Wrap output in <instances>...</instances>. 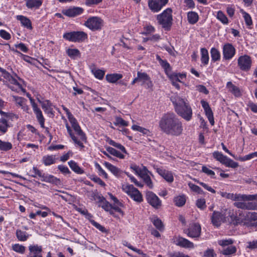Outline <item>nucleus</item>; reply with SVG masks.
Returning <instances> with one entry per match:
<instances>
[{"instance_id": "1", "label": "nucleus", "mask_w": 257, "mask_h": 257, "mask_svg": "<svg viewBox=\"0 0 257 257\" xmlns=\"http://www.w3.org/2000/svg\"><path fill=\"white\" fill-rule=\"evenodd\" d=\"M159 127L163 133L171 136H180L183 131L182 121L173 112L164 113L159 120Z\"/></svg>"}, {"instance_id": "2", "label": "nucleus", "mask_w": 257, "mask_h": 257, "mask_svg": "<svg viewBox=\"0 0 257 257\" xmlns=\"http://www.w3.org/2000/svg\"><path fill=\"white\" fill-rule=\"evenodd\" d=\"M171 100L177 113L185 120H190L192 118V110L187 100L179 96L172 97Z\"/></svg>"}, {"instance_id": "3", "label": "nucleus", "mask_w": 257, "mask_h": 257, "mask_svg": "<svg viewBox=\"0 0 257 257\" xmlns=\"http://www.w3.org/2000/svg\"><path fill=\"white\" fill-rule=\"evenodd\" d=\"M172 13V9L168 8L157 17L158 24L161 25L165 30H170L172 26L173 21Z\"/></svg>"}, {"instance_id": "4", "label": "nucleus", "mask_w": 257, "mask_h": 257, "mask_svg": "<svg viewBox=\"0 0 257 257\" xmlns=\"http://www.w3.org/2000/svg\"><path fill=\"white\" fill-rule=\"evenodd\" d=\"M103 23V20L101 18L93 16L87 19L84 25L92 31H96L101 30Z\"/></svg>"}, {"instance_id": "5", "label": "nucleus", "mask_w": 257, "mask_h": 257, "mask_svg": "<svg viewBox=\"0 0 257 257\" xmlns=\"http://www.w3.org/2000/svg\"><path fill=\"white\" fill-rule=\"evenodd\" d=\"M137 83H140L141 85H146L149 88L153 86V82L149 75L146 72L139 71L137 72V76L131 82L132 85Z\"/></svg>"}, {"instance_id": "6", "label": "nucleus", "mask_w": 257, "mask_h": 257, "mask_svg": "<svg viewBox=\"0 0 257 257\" xmlns=\"http://www.w3.org/2000/svg\"><path fill=\"white\" fill-rule=\"evenodd\" d=\"M122 189L134 201L141 203L143 201L141 193L132 185H123Z\"/></svg>"}, {"instance_id": "7", "label": "nucleus", "mask_w": 257, "mask_h": 257, "mask_svg": "<svg viewBox=\"0 0 257 257\" xmlns=\"http://www.w3.org/2000/svg\"><path fill=\"white\" fill-rule=\"evenodd\" d=\"M63 38L73 42H81L87 39V34L83 31H73L64 34Z\"/></svg>"}, {"instance_id": "8", "label": "nucleus", "mask_w": 257, "mask_h": 257, "mask_svg": "<svg viewBox=\"0 0 257 257\" xmlns=\"http://www.w3.org/2000/svg\"><path fill=\"white\" fill-rule=\"evenodd\" d=\"M213 157L217 161L220 162L227 167L236 168L238 167V163L224 156L221 152L218 151L214 152L213 153Z\"/></svg>"}, {"instance_id": "9", "label": "nucleus", "mask_w": 257, "mask_h": 257, "mask_svg": "<svg viewBox=\"0 0 257 257\" xmlns=\"http://www.w3.org/2000/svg\"><path fill=\"white\" fill-rule=\"evenodd\" d=\"M0 71L2 73V76L5 79L4 82H10V84H13L14 86H10V88L13 90H17V89L24 90L22 85L18 81V80L11 76L9 73L6 70L0 67Z\"/></svg>"}, {"instance_id": "10", "label": "nucleus", "mask_w": 257, "mask_h": 257, "mask_svg": "<svg viewBox=\"0 0 257 257\" xmlns=\"http://www.w3.org/2000/svg\"><path fill=\"white\" fill-rule=\"evenodd\" d=\"M226 198L233 201H252L257 200V194L254 195H246L227 193Z\"/></svg>"}, {"instance_id": "11", "label": "nucleus", "mask_w": 257, "mask_h": 257, "mask_svg": "<svg viewBox=\"0 0 257 257\" xmlns=\"http://www.w3.org/2000/svg\"><path fill=\"white\" fill-rule=\"evenodd\" d=\"M251 63L250 57L247 55L240 56L237 60L238 66L242 71H249L251 68Z\"/></svg>"}, {"instance_id": "12", "label": "nucleus", "mask_w": 257, "mask_h": 257, "mask_svg": "<svg viewBox=\"0 0 257 257\" xmlns=\"http://www.w3.org/2000/svg\"><path fill=\"white\" fill-rule=\"evenodd\" d=\"M236 49L231 43H226L222 47L223 58L225 60L231 59L235 55Z\"/></svg>"}, {"instance_id": "13", "label": "nucleus", "mask_w": 257, "mask_h": 257, "mask_svg": "<svg viewBox=\"0 0 257 257\" xmlns=\"http://www.w3.org/2000/svg\"><path fill=\"white\" fill-rule=\"evenodd\" d=\"M146 199L148 203L156 209L159 208L162 205L161 201L153 192H147Z\"/></svg>"}, {"instance_id": "14", "label": "nucleus", "mask_w": 257, "mask_h": 257, "mask_svg": "<svg viewBox=\"0 0 257 257\" xmlns=\"http://www.w3.org/2000/svg\"><path fill=\"white\" fill-rule=\"evenodd\" d=\"M201 227L199 223H194L190 225L189 227L184 230V232L189 237L195 238L200 236Z\"/></svg>"}, {"instance_id": "15", "label": "nucleus", "mask_w": 257, "mask_h": 257, "mask_svg": "<svg viewBox=\"0 0 257 257\" xmlns=\"http://www.w3.org/2000/svg\"><path fill=\"white\" fill-rule=\"evenodd\" d=\"M168 2V0H149L148 6L153 12L160 11Z\"/></svg>"}, {"instance_id": "16", "label": "nucleus", "mask_w": 257, "mask_h": 257, "mask_svg": "<svg viewBox=\"0 0 257 257\" xmlns=\"http://www.w3.org/2000/svg\"><path fill=\"white\" fill-rule=\"evenodd\" d=\"M69 121L71 123L72 127L74 131L80 137V139L78 140V141H81L83 144V142H86L87 138L86 135L81 129L76 119L74 118L73 119L69 120Z\"/></svg>"}, {"instance_id": "17", "label": "nucleus", "mask_w": 257, "mask_h": 257, "mask_svg": "<svg viewBox=\"0 0 257 257\" xmlns=\"http://www.w3.org/2000/svg\"><path fill=\"white\" fill-rule=\"evenodd\" d=\"M30 101L34 110V113L36 115V118L39 122L41 127L45 128L44 126L45 118L43 115L42 112L40 109L38 107L37 104L34 102L33 98H30Z\"/></svg>"}, {"instance_id": "18", "label": "nucleus", "mask_w": 257, "mask_h": 257, "mask_svg": "<svg viewBox=\"0 0 257 257\" xmlns=\"http://www.w3.org/2000/svg\"><path fill=\"white\" fill-rule=\"evenodd\" d=\"M84 12V9L80 7H72L63 11L62 13L68 17H75L81 15Z\"/></svg>"}, {"instance_id": "19", "label": "nucleus", "mask_w": 257, "mask_h": 257, "mask_svg": "<svg viewBox=\"0 0 257 257\" xmlns=\"http://www.w3.org/2000/svg\"><path fill=\"white\" fill-rule=\"evenodd\" d=\"M211 219L213 225L217 227L220 225L221 222L226 221L225 215L218 211L213 212Z\"/></svg>"}, {"instance_id": "20", "label": "nucleus", "mask_w": 257, "mask_h": 257, "mask_svg": "<svg viewBox=\"0 0 257 257\" xmlns=\"http://www.w3.org/2000/svg\"><path fill=\"white\" fill-rule=\"evenodd\" d=\"M29 250L30 253L27 257H42L41 246H39L37 244L31 245L29 246Z\"/></svg>"}, {"instance_id": "21", "label": "nucleus", "mask_w": 257, "mask_h": 257, "mask_svg": "<svg viewBox=\"0 0 257 257\" xmlns=\"http://www.w3.org/2000/svg\"><path fill=\"white\" fill-rule=\"evenodd\" d=\"M174 243L178 246L185 248H194V245L193 242L182 237H176Z\"/></svg>"}, {"instance_id": "22", "label": "nucleus", "mask_w": 257, "mask_h": 257, "mask_svg": "<svg viewBox=\"0 0 257 257\" xmlns=\"http://www.w3.org/2000/svg\"><path fill=\"white\" fill-rule=\"evenodd\" d=\"M95 199L99 203L98 206L102 207L105 211L110 210V209H112V205L106 201L105 198L102 196L97 195L95 196Z\"/></svg>"}, {"instance_id": "23", "label": "nucleus", "mask_w": 257, "mask_h": 257, "mask_svg": "<svg viewBox=\"0 0 257 257\" xmlns=\"http://www.w3.org/2000/svg\"><path fill=\"white\" fill-rule=\"evenodd\" d=\"M156 170L157 173L166 181L169 183H172L173 182L174 177L172 173L170 171L163 169L162 168H157Z\"/></svg>"}, {"instance_id": "24", "label": "nucleus", "mask_w": 257, "mask_h": 257, "mask_svg": "<svg viewBox=\"0 0 257 257\" xmlns=\"http://www.w3.org/2000/svg\"><path fill=\"white\" fill-rule=\"evenodd\" d=\"M226 88L228 91L235 97H240L241 95V92L239 87L234 85L231 82L229 81L227 83Z\"/></svg>"}, {"instance_id": "25", "label": "nucleus", "mask_w": 257, "mask_h": 257, "mask_svg": "<svg viewBox=\"0 0 257 257\" xmlns=\"http://www.w3.org/2000/svg\"><path fill=\"white\" fill-rule=\"evenodd\" d=\"M26 6L29 9H38L42 6V0H25Z\"/></svg>"}, {"instance_id": "26", "label": "nucleus", "mask_w": 257, "mask_h": 257, "mask_svg": "<svg viewBox=\"0 0 257 257\" xmlns=\"http://www.w3.org/2000/svg\"><path fill=\"white\" fill-rule=\"evenodd\" d=\"M17 20L20 21L23 26L27 28L28 29L32 30L33 29L32 23L30 20L26 17L22 15H18L16 17Z\"/></svg>"}, {"instance_id": "27", "label": "nucleus", "mask_w": 257, "mask_h": 257, "mask_svg": "<svg viewBox=\"0 0 257 257\" xmlns=\"http://www.w3.org/2000/svg\"><path fill=\"white\" fill-rule=\"evenodd\" d=\"M66 127L67 128V132L73 140V142L75 144L80 147L81 149H83L84 148V146L83 144L80 141H78V138L75 136L74 134L72 133V131L71 129L70 126L68 125L67 123L66 124Z\"/></svg>"}, {"instance_id": "28", "label": "nucleus", "mask_w": 257, "mask_h": 257, "mask_svg": "<svg viewBox=\"0 0 257 257\" xmlns=\"http://www.w3.org/2000/svg\"><path fill=\"white\" fill-rule=\"evenodd\" d=\"M57 159L55 155H46L43 157L42 161L45 166H50L54 164Z\"/></svg>"}, {"instance_id": "29", "label": "nucleus", "mask_w": 257, "mask_h": 257, "mask_svg": "<svg viewBox=\"0 0 257 257\" xmlns=\"http://www.w3.org/2000/svg\"><path fill=\"white\" fill-rule=\"evenodd\" d=\"M156 59L159 61L160 65L164 69L166 74L168 75V72L171 70V67L170 64L166 60H163L161 59L160 56L158 55L156 56Z\"/></svg>"}, {"instance_id": "30", "label": "nucleus", "mask_w": 257, "mask_h": 257, "mask_svg": "<svg viewBox=\"0 0 257 257\" xmlns=\"http://www.w3.org/2000/svg\"><path fill=\"white\" fill-rule=\"evenodd\" d=\"M105 167L115 176L119 177L122 173V171L117 167L112 165L109 163L105 162Z\"/></svg>"}, {"instance_id": "31", "label": "nucleus", "mask_w": 257, "mask_h": 257, "mask_svg": "<svg viewBox=\"0 0 257 257\" xmlns=\"http://www.w3.org/2000/svg\"><path fill=\"white\" fill-rule=\"evenodd\" d=\"M122 75L118 73L107 74L105 76L106 80L109 83H114L122 78Z\"/></svg>"}, {"instance_id": "32", "label": "nucleus", "mask_w": 257, "mask_h": 257, "mask_svg": "<svg viewBox=\"0 0 257 257\" xmlns=\"http://www.w3.org/2000/svg\"><path fill=\"white\" fill-rule=\"evenodd\" d=\"M187 20L190 24L194 25L196 24L199 20L198 14L192 11L188 12L187 13Z\"/></svg>"}, {"instance_id": "33", "label": "nucleus", "mask_w": 257, "mask_h": 257, "mask_svg": "<svg viewBox=\"0 0 257 257\" xmlns=\"http://www.w3.org/2000/svg\"><path fill=\"white\" fill-rule=\"evenodd\" d=\"M41 181L49 182L55 184H58L60 183V179L57 178L53 175H44L42 179H41Z\"/></svg>"}, {"instance_id": "34", "label": "nucleus", "mask_w": 257, "mask_h": 257, "mask_svg": "<svg viewBox=\"0 0 257 257\" xmlns=\"http://www.w3.org/2000/svg\"><path fill=\"white\" fill-rule=\"evenodd\" d=\"M16 235L18 239L21 241H26L29 236L27 232L20 229H17L16 230Z\"/></svg>"}, {"instance_id": "35", "label": "nucleus", "mask_w": 257, "mask_h": 257, "mask_svg": "<svg viewBox=\"0 0 257 257\" xmlns=\"http://www.w3.org/2000/svg\"><path fill=\"white\" fill-rule=\"evenodd\" d=\"M68 165L70 168L75 173L79 174H82L84 173V171L74 161H69Z\"/></svg>"}, {"instance_id": "36", "label": "nucleus", "mask_w": 257, "mask_h": 257, "mask_svg": "<svg viewBox=\"0 0 257 257\" xmlns=\"http://www.w3.org/2000/svg\"><path fill=\"white\" fill-rule=\"evenodd\" d=\"M8 119L5 117H2L0 118V132L4 134L8 130L9 125L8 123Z\"/></svg>"}, {"instance_id": "37", "label": "nucleus", "mask_w": 257, "mask_h": 257, "mask_svg": "<svg viewBox=\"0 0 257 257\" xmlns=\"http://www.w3.org/2000/svg\"><path fill=\"white\" fill-rule=\"evenodd\" d=\"M201 62L204 65H207L209 61V55L208 51L205 48H201Z\"/></svg>"}, {"instance_id": "38", "label": "nucleus", "mask_w": 257, "mask_h": 257, "mask_svg": "<svg viewBox=\"0 0 257 257\" xmlns=\"http://www.w3.org/2000/svg\"><path fill=\"white\" fill-rule=\"evenodd\" d=\"M211 60L213 62L219 61L220 59V53L215 48H212L210 51Z\"/></svg>"}, {"instance_id": "39", "label": "nucleus", "mask_w": 257, "mask_h": 257, "mask_svg": "<svg viewBox=\"0 0 257 257\" xmlns=\"http://www.w3.org/2000/svg\"><path fill=\"white\" fill-rule=\"evenodd\" d=\"M106 141L109 145L118 149L119 150L121 151L122 152H123L126 154H127V152H126L125 148L122 145H121L120 144L116 143L115 142L110 139L108 138L107 139Z\"/></svg>"}, {"instance_id": "40", "label": "nucleus", "mask_w": 257, "mask_h": 257, "mask_svg": "<svg viewBox=\"0 0 257 257\" xmlns=\"http://www.w3.org/2000/svg\"><path fill=\"white\" fill-rule=\"evenodd\" d=\"M106 141L109 145L118 149L119 150L121 151L122 152H123L126 154H127V152H126L125 148L122 145H121L120 144L116 143L115 142L110 139L108 138L107 139Z\"/></svg>"}, {"instance_id": "41", "label": "nucleus", "mask_w": 257, "mask_h": 257, "mask_svg": "<svg viewBox=\"0 0 257 257\" xmlns=\"http://www.w3.org/2000/svg\"><path fill=\"white\" fill-rule=\"evenodd\" d=\"M106 151L111 155L115 156L119 159H122L124 158V156L122 154H121L119 151H117L116 150L112 147H107Z\"/></svg>"}, {"instance_id": "42", "label": "nucleus", "mask_w": 257, "mask_h": 257, "mask_svg": "<svg viewBox=\"0 0 257 257\" xmlns=\"http://www.w3.org/2000/svg\"><path fill=\"white\" fill-rule=\"evenodd\" d=\"M175 205L178 207L183 206L186 202V198L184 195H180L174 198Z\"/></svg>"}, {"instance_id": "43", "label": "nucleus", "mask_w": 257, "mask_h": 257, "mask_svg": "<svg viewBox=\"0 0 257 257\" xmlns=\"http://www.w3.org/2000/svg\"><path fill=\"white\" fill-rule=\"evenodd\" d=\"M236 251V248L235 246H229L227 247L224 248L222 251L221 253L225 255H230Z\"/></svg>"}, {"instance_id": "44", "label": "nucleus", "mask_w": 257, "mask_h": 257, "mask_svg": "<svg viewBox=\"0 0 257 257\" xmlns=\"http://www.w3.org/2000/svg\"><path fill=\"white\" fill-rule=\"evenodd\" d=\"M91 71L94 76L98 79L101 80L104 77L105 74L104 70L94 68L91 70Z\"/></svg>"}, {"instance_id": "45", "label": "nucleus", "mask_w": 257, "mask_h": 257, "mask_svg": "<svg viewBox=\"0 0 257 257\" xmlns=\"http://www.w3.org/2000/svg\"><path fill=\"white\" fill-rule=\"evenodd\" d=\"M12 144L10 142H3L0 140V150L8 151L12 149Z\"/></svg>"}, {"instance_id": "46", "label": "nucleus", "mask_w": 257, "mask_h": 257, "mask_svg": "<svg viewBox=\"0 0 257 257\" xmlns=\"http://www.w3.org/2000/svg\"><path fill=\"white\" fill-rule=\"evenodd\" d=\"M152 221L155 227L161 231L163 229V224L162 221L157 217H154L152 218Z\"/></svg>"}, {"instance_id": "47", "label": "nucleus", "mask_w": 257, "mask_h": 257, "mask_svg": "<svg viewBox=\"0 0 257 257\" xmlns=\"http://www.w3.org/2000/svg\"><path fill=\"white\" fill-rule=\"evenodd\" d=\"M170 78L172 81V83L176 88L179 89L180 88V85L178 82H180V80L178 78L177 74H173L170 75Z\"/></svg>"}, {"instance_id": "48", "label": "nucleus", "mask_w": 257, "mask_h": 257, "mask_svg": "<svg viewBox=\"0 0 257 257\" xmlns=\"http://www.w3.org/2000/svg\"><path fill=\"white\" fill-rule=\"evenodd\" d=\"M12 249L17 252L23 254L25 252L26 247L23 245L16 243L13 245Z\"/></svg>"}, {"instance_id": "49", "label": "nucleus", "mask_w": 257, "mask_h": 257, "mask_svg": "<svg viewBox=\"0 0 257 257\" xmlns=\"http://www.w3.org/2000/svg\"><path fill=\"white\" fill-rule=\"evenodd\" d=\"M235 224H245L246 221V216L243 213H239L238 216H236L235 218Z\"/></svg>"}, {"instance_id": "50", "label": "nucleus", "mask_w": 257, "mask_h": 257, "mask_svg": "<svg viewBox=\"0 0 257 257\" xmlns=\"http://www.w3.org/2000/svg\"><path fill=\"white\" fill-rule=\"evenodd\" d=\"M217 18L224 24H227L228 20L225 14L221 11L218 12Z\"/></svg>"}, {"instance_id": "51", "label": "nucleus", "mask_w": 257, "mask_h": 257, "mask_svg": "<svg viewBox=\"0 0 257 257\" xmlns=\"http://www.w3.org/2000/svg\"><path fill=\"white\" fill-rule=\"evenodd\" d=\"M67 54L72 58H74L80 55L79 51L77 49H68L67 50Z\"/></svg>"}, {"instance_id": "52", "label": "nucleus", "mask_w": 257, "mask_h": 257, "mask_svg": "<svg viewBox=\"0 0 257 257\" xmlns=\"http://www.w3.org/2000/svg\"><path fill=\"white\" fill-rule=\"evenodd\" d=\"M209 121L212 125L214 124L213 113L211 108L204 110Z\"/></svg>"}, {"instance_id": "53", "label": "nucleus", "mask_w": 257, "mask_h": 257, "mask_svg": "<svg viewBox=\"0 0 257 257\" xmlns=\"http://www.w3.org/2000/svg\"><path fill=\"white\" fill-rule=\"evenodd\" d=\"M167 255L168 257H190L188 255L179 251L169 252Z\"/></svg>"}, {"instance_id": "54", "label": "nucleus", "mask_w": 257, "mask_h": 257, "mask_svg": "<svg viewBox=\"0 0 257 257\" xmlns=\"http://www.w3.org/2000/svg\"><path fill=\"white\" fill-rule=\"evenodd\" d=\"M196 205L198 208L201 209H204L206 206V201L204 199H199L196 201Z\"/></svg>"}, {"instance_id": "55", "label": "nucleus", "mask_w": 257, "mask_h": 257, "mask_svg": "<svg viewBox=\"0 0 257 257\" xmlns=\"http://www.w3.org/2000/svg\"><path fill=\"white\" fill-rule=\"evenodd\" d=\"M233 243V240L232 239H222L218 241V244L222 246L229 245L232 244Z\"/></svg>"}, {"instance_id": "56", "label": "nucleus", "mask_w": 257, "mask_h": 257, "mask_svg": "<svg viewBox=\"0 0 257 257\" xmlns=\"http://www.w3.org/2000/svg\"><path fill=\"white\" fill-rule=\"evenodd\" d=\"M243 18L246 25L249 26L252 24V20L250 15L245 12H242Z\"/></svg>"}, {"instance_id": "57", "label": "nucleus", "mask_w": 257, "mask_h": 257, "mask_svg": "<svg viewBox=\"0 0 257 257\" xmlns=\"http://www.w3.org/2000/svg\"><path fill=\"white\" fill-rule=\"evenodd\" d=\"M114 124L116 125H120L121 126H125L128 125V122L123 120L120 117H116L115 118V122H114Z\"/></svg>"}, {"instance_id": "58", "label": "nucleus", "mask_w": 257, "mask_h": 257, "mask_svg": "<svg viewBox=\"0 0 257 257\" xmlns=\"http://www.w3.org/2000/svg\"><path fill=\"white\" fill-rule=\"evenodd\" d=\"M189 186L190 188L191 189L192 191L194 192H197L198 194H202L203 193V191L201 189L200 187L193 184H189Z\"/></svg>"}, {"instance_id": "59", "label": "nucleus", "mask_w": 257, "mask_h": 257, "mask_svg": "<svg viewBox=\"0 0 257 257\" xmlns=\"http://www.w3.org/2000/svg\"><path fill=\"white\" fill-rule=\"evenodd\" d=\"M246 210H257V202H246Z\"/></svg>"}, {"instance_id": "60", "label": "nucleus", "mask_w": 257, "mask_h": 257, "mask_svg": "<svg viewBox=\"0 0 257 257\" xmlns=\"http://www.w3.org/2000/svg\"><path fill=\"white\" fill-rule=\"evenodd\" d=\"M216 255L213 249L208 248L204 251L203 257H215Z\"/></svg>"}, {"instance_id": "61", "label": "nucleus", "mask_w": 257, "mask_h": 257, "mask_svg": "<svg viewBox=\"0 0 257 257\" xmlns=\"http://www.w3.org/2000/svg\"><path fill=\"white\" fill-rule=\"evenodd\" d=\"M91 224L95 226L96 228H97L98 229H99L100 231L102 232H106V230L105 228V227L101 225H100L99 223L96 222L94 220H92L90 221Z\"/></svg>"}, {"instance_id": "62", "label": "nucleus", "mask_w": 257, "mask_h": 257, "mask_svg": "<svg viewBox=\"0 0 257 257\" xmlns=\"http://www.w3.org/2000/svg\"><path fill=\"white\" fill-rule=\"evenodd\" d=\"M244 201H236V202L233 203V205L238 208L246 210V202Z\"/></svg>"}, {"instance_id": "63", "label": "nucleus", "mask_w": 257, "mask_h": 257, "mask_svg": "<svg viewBox=\"0 0 257 257\" xmlns=\"http://www.w3.org/2000/svg\"><path fill=\"white\" fill-rule=\"evenodd\" d=\"M142 178L143 179L144 182L146 184V185L150 188H153V184L151 180V179L150 177L148 175L145 176L144 177H142Z\"/></svg>"}, {"instance_id": "64", "label": "nucleus", "mask_w": 257, "mask_h": 257, "mask_svg": "<svg viewBox=\"0 0 257 257\" xmlns=\"http://www.w3.org/2000/svg\"><path fill=\"white\" fill-rule=\"evenodd\" d=\"M0 36L6 40H9L11 38L10 34L4 30H0Z\"/></svg>"}]
</instances>
